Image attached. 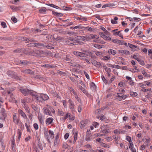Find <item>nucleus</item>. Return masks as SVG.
Masks as SVG:
<instances>
[{
  "label": "nucleus",
  "mask_w": 152,
  "mask_h": 152,
  "mask_svg": "<svg viewBox=\"0 0 152 152\" xmlns=\"http://www.w3.org/2000/svg\"><path fill=\"white\" fill-rule=\"evenodd\" d=\"M84 27L82 26V25H80V26H75L74 27V28H73L74 29H77V28H79L80 29H83V28H84Z\"/></svg>",
  "instance_id": "41"
},
{
  "label": "nucleus",
  "mask_w": 152,
  "mask_h": 152,
  "mask_svg": "<svg viewBox=\"0 0 152 152\" xmlns=\"http://www.w3.org/2000/svg\"><path fill=\"white\" fill-rule=\"evenodd\" d=\"M53 120V119L52 118H48L46 120V124L47 125H49L51 124L52 123Z\"/></svg>",
  "instance_id": "23"
},
{
  "label": "nucleus",
  "mask_w": 152,
  "mask_h": 152,
  "mask_svg": "<svg viewBox=\"0 0 152 152\" xmlns=\"http://www.w3.org/2000/svg\"><path fill=\"white\" fill-rule=\"evenodd\" d=\"M85 30H88V31H92V29L91 27H86L85 29H84Z\"/></svg>",
  "instance_id": "63"
},
{
  "label": "nucleus",
  "mask_w": 152,
  "mask_h": 152,
  "mask_svg": "<svg viewBox=\"0 0 152 152\" xmlns=\"http://www.w3.org/2000/svg\"><path fill=\"white\" fill-rule=\"evenodd\" d=\"M100 28L102 30L104 31V33L106 34H107L108 32L102 26Z\"/></svg>",
  "instance_id": "58"
},
{
  "label": "nucleus",
  "mask_w": 152,
  "mask_h": 152,
  "mask_svg": "<svg viewBox=\"0 0 152 152\" xmlns=\"http://www.w3.org/2000/svg\"><path fill=\"white\" fill-rule=\"evenodd\" d=\"M75 98L77 99V100L80 102H80H81V100L80 98L78 97L77 94H75Z\"/></svg>",
  "instance_id": "56"
},
{
  "label": "nucleus",
  "mask_w": 152,
  "mask_h": 152,
  "mask_svg": "<svg viewBox=\"0 0 152 152\" xmlns=\"http://www.w3.org/2000/svg\"><path fill=\"white\" fill-rule=\"evenodd\" d=\"M12 38L11 37H0V39L5 41L11 40Z\"/></svg>",
  "instance_id": "29"
},
{
  "label": "nucleus",
  "mask_w": 152,
  "mask_h": 152,
  "mask_svg": "<svg viewBox=\"0 0 152 152\" xmlns=\"http://www.w3.org/2000/svg\"><path fill=\"white\" fill-rule=\"evenodd\" d=\"M131 57H132L134 59L137 60L139 58L140 56L138 53H135L133 56H131Z\"/></svg>",
  "instance_id": "26"
},
{
  "label": "nucleus",
  "mask_w": 152,
  "mask_h": 152,
  "mask_svg": "<svg viewBox=\"0 0 152 152\" xmlns=\"http://www.w3.org/2000/svg\"><path fill=\"white\" fill-rule=\"evenodd\" d=\"M12 20L14 23H16L17 22V19L14 16H13L11 18Z\"/></svg>",
  "instance_id": "59"
},
{
  "label": "nucleus",
  "mask_w": 152,
  "mask_h": 152,
  "mask_svg": "<svg viewBox=\"0 0 152 152\" xmlns=\"http://www.w3.org/2000/svg\"><path fill=\"white\" fill-rule=\"evenodd\" d=\"M58 113L59 115L61 116H63L64 114V113L60 109H58Z\"/></svg>",
  "instance_id": "36"
},
{
  "label": "nucleus",
  "mask_w": 152,
  "mask_h": 152,
  "mask_svg": "<svg viewBox=\"0 0 152 152\" xmlns=\"http://www.w3.org/2000/svg\"><path fill=\"white\" fill-rule=\"evenodd\" d=\"M0 143V145L2 147V149L3 150H4V149L5 145H4V142H3L1 141Z\"/></svg>",
  "instance_id": "57"
},
{
  "label": "nucleus",
  "mask_w": 152,
  "mask_h": 152,
  "mask_svg": "<svg viewBox=\"0 0 152 152\" xmlns=\"http://www.w3.org/2000/svg\"><path fill=\"white\" fill-rule=\"evenodd\" d=\"M21 72L25 74H28L31 75H33L34 74V72L32 70L30 69H26L21 71Z\"/></svg>",
  "instance_id": "7"
},
{
  "label": "nucleus",
  "mask_w": 152,
  "mask_h": 152,
  "mask_svg": "<svg viewBox=\"0 0 152 152\" xmlns=\"http://www.w3.org/2000/svg\"><path fill=\"white\" fill-rule=\"evenodd\" d=\"M34 127L35 130H37L39 127L37 123L34 124Z\"/></svg>",
  "instance_id": "61"
},
{
  "label": "nucleus",
  "mask_w": 152,
  "mask_h": 152,
  "mask_svg": "<svg viewBox=\"0 0 152 152\" xmlns=\"http://www.w3.org/2000/svg\"><path fill=\"white\" fill-rule=\"evenodd\" d=\"M69 147V146L68 144L66 143H63V144L62 145V147L63 148L65 149H68Z\"/></svg>",
  "instance_id": "37"
},
{
  "label": "nucleus",
  "mask_w": 152,
  "mask_h": 152,
  "mask_svg": "<svg viewBox=\"0 0 152 152\" xmlns=\"http://www.w3.org/2000/svg\"><path fill=\"white\" fill-rule=\"evenodd\" d=\"M37 146L41 150L42 149V146L40 142H39V143H38Z\"/></svg>",
  "instance_id": "54"
},
{
  "label": "nucleus",
  "mask_w": 152,
  "mask_h": 152,
  "mask_svg": "<svg viewBox=\"0 0 152 152\" xmlns=\"http://www.w3.org/2000/svg\"><path fill=\"white\" fill-rule=\"evenodd\" d=\"M80 104L78 107V111L79 113L81 112L82 110V104L81 102H80Z\"/></svg>",
  "instance_id": "38"
},
{
  "label": "nucleus",
  "mask_w": 152,
  "mask_h": 152,
  "mask_svg": "<svg viewBox=\"0 0 152 152\" xmlns=\"http://www.w3.org/2000/svg\"><path fill=\"white\" fill-rule=\"evenodd\" d=\"M46 11V8L42 7L39 10V12L40 13H44Z\"/></svg>",
  "instance_id": "30"
},
{
  "label": "nucleus",
  "mask_w": 152,
  "mask_h": 152,
  "mask_svg": "<svg viewBox=\"0 0 152 152\" xmlns=\"http://www.w3.org/2000/svg\"><path fill=\"white\" fill-rule=\"evenodd\" d=\"M78 88L85 94H88V92L82 86H78Z\"/></svg>",
  "instance_id": "25"
},
{
  "label": "nucleus",
  "mask_w": 152,
  "mask_h": 152,
  "mask_svg": "<svg viewBox=\"0 0 152 152\" xmlns=\"http://www.w3.org/2000/svg\"><path fill=\"white\" fill-rule=\"evenodd\" d=\"M25 126L26 127V128L27 129V132H30L31 130L29 128V127H30V126L28 125V124L27 123H25Z\"/></svg>",
  "instance_id": "44"
},
{
  "label": "nucleus",
  "mask_w": 152,
  "mask_h": 152,
  "mask_svg": "<svg viewBox=\"0 0 152 152\" xmlns=\"http://www.w3.org/2000/svg\"><path fill=\"white\" fill-rule=\"evenodd\" d=\"M22 40L26 41V43L29 42H36V41L34 40L31 38H28L26 37H23L22 38Z\"/></svg>",
  "instance_id": "16"
},
{
  "label": "nucleus",
  "mask_w": 152,
  "mask_h": 152,
  "mask_svg": "<svg viewBox=\"0 0 152 152\" xmlns=\"http://www.w3.org/2000/svg\"><path fill=\"white\" fill-rule=\"evenodd\" d=\"M91 62L92 64L96 67H100L101 66L100 63L99 62L97 61L96 60H92L91 61Z\"/></svg>",
  "instance_id": "14"
},
{
  "label": "nucleus",
  "mask_w": 152,
  "mask_h": 152,
  "mask_svg": "<svg viewBox=\"0 0 152 152\" xmlns=\"http://www.w3.org/2000/svg\"><path fill=\"white\" fill-rule=\"evenodd\" d=\"M7 74L9 76L11 77L15 78L17 80H21V76H18L16 75L15 72L9 70L7 72Z\"/></svg>",
  "instance_id": "1"
},
{
  "label": "nucleus",
  "mask_w": 152,
  "mask_h": 152,
  "mask_svg": "<svg viewBox=\"0 0 152 152\" xmlns=\"http://www.w3.org/2000/svg\"><path fill=\"white\" fill-rule=\"evenodd\" d=\"M10 7L11 9L12 10L14 11H15L17 9V7L14 6H10Z\"/></svg>",
  "instance_id": "52"
},
{
  "label": "nucleus",
  "mask_w": 152,
  "mask_h": 152,
  "mask_svg": "<svg viewBox=\"0 0 152 152\" xmlns=\"http://www.w3.org/2000/svg\"><path fill=\"white\" fill-rule=\"evenodd\" d=\"M62 41L64 42L65 43L68 45H73L75 43L74 41V38L71 37L66 38L62 40Z\"/></svg>",
  "instance_id": "3"
},
{
  "label": "nucleus",
  "mask_w": 152,
  "mask_h": 152,
  "mask_svg": "<svg viewBox=\"0 0 152 152\" xmlns=\"http://www.w3.org/2000/svg\"><path fill=\"white\" fill-rule=\"evenodd\" d=\"M45 45V43H36L35 44V45L34 46L36 47H37L38 48H40V46H42L44 48Z\"/></svg>",
  "instance_id": "27"
},
{
  "label": "nucleus",
  "mask_w": 152,
  "mask_h": 152,
  "mask_svg": "<svg viewBox=\"0 0 152 152\" xmlns=\"http://www.w3.org/2000/svg\"><path fill=\"white\" fill-rule=\"evenodd\" d=\"M18 141H19L20 140V138L21 137V132L20 131L19 129L18 131Z\"/></svg>",
  "instance_id": "39"
},
{
  "label": "nucleus",
  "mask_w": 152,
  "mask_h": 152,
  "mask_svg": "<svg viewBox=\"0 0 152 152\" xmlns=\"http://www.w3.org/2000/svg\"><path fill=\"white\" fill-rule=\"evenodd\" d=\"M95 54L97 56H99L102 55V53L101 52H99L98 51H94Z\"/></svg>",
  "instance_id": "55"
},
{
  "label": "nucleus",
  "mask_w": 152,
  "mask_h": 152,
  "mask_svg": "<svg viewBox=\"0 0 152 152\" xmlns=\"http://www.w3.org/2000/svg\"><path fill=\"white\" fill-rule=\"evenodd\" d=\"M129 148L132 152H136L135 148L134 147L133 142L130 143V145H129Z\"/></svg>",
  "instance_id": "21"
},
{
  "label": "nucleus",
  "mask_w": 152,
  "mask_h": 152,
  "mask_svg": "<svg viewBox=\"0 0 152 152\" xmlns=\"http://www.w3.org/2000/svg\"><path fill=\"white\" fill-rule=\"evenodd\" d=\"M1 26H2V27L4 28H6L7 27V25H6V23L4 22H1Z\"/></svg>",
  "instance_id": "51"
},
{
  "label": "nucleus",
  "mask_w": 152,
  "mask_h": 152,
  "mask_svg": "<svg viewBox=\"0 0 152 152\" xmlns=\"http://www.w3.org/2000/svg\"><path fill=\"white\" fill-rule=\"evenodd\" d=\"M42 110L44 114L50 116L52 115L51 112L53 114L55 113V110L53 107L43 108Z\"/></svg>",
  "instance_id": "2"
},
{
  "label": "nucleus",
  "mask_w": 152,
  "mask_h": 152,
  "mask_svg": "<svg viewBox=\"0 0 152 152\" xmlns=\"http://www.w3.org/2000/svg\"><path fill=\"white\" fill-rule=\"evenodd\" d=\"M28 89H26L21 87L19 89V91L21 92L25 96H28Z\"/></svg>",
  "instance_id": "6"
},
{
  "label": "nucleus",
  "mask_w": 152,
  "mask_h": 152,
  "mask_svg": "<svg viewBox=\"0 0 152 152\" xmlns=\"http://www.w3.org/2000/svg\"><path fill=\"white\" fill-rule=\"evenodd\" d=\"M41 99L43 100H48L49 99V97L46 94H41Z\"/></svg>",
  "instance_id": "24"
},
{
  "label": "nucleus",
  "mask_w": 152,
  "mask_h": 152,
  "mask_svg": "<svg viewBox=\"0 0 152 152\" xmlns=\"http://www.w3.org/2000/svg\"><path fill=\"white\" fill-rule=\"evenodd\" d=\"M101 146L104 147L105 148H109V146L107 144H105V143H102L101 144Z\"/></svg>",
  "instance_id": "62"
},
{
  "label": "nucleus",
  "mask_w": 152,
  "mask_h": 152,
  "mask_svg": "<svg viewBox=\"0 0 152 152\" xmlns=\"http://www.w3.org/2000/svg\"><path fill=\"white\" fill-rule=\"evenodd\" d=\"M28 94H30L31 95L34 96V95H35L36 94H35L33 92V91L32 90H29L28 91Z\"/></svg>",
  "instance_id": "45"
},
{
  "label": "nucleus",
  "mask_w": 152,
  "mask_h": 152,
  "mask_svg": "<svg viewBox=\"0 0 152 152\" xmlns=\"http://www.w3.org/2000/svg\"><path fill=\"white\" fill-rule=\"evenodd\" d=\"M83 52H84L85 56H86H86H89V54H90V52H91V51L88 50L84 51Z\"/></svg>",
  "instance_id": "43"
},
{
  "label": "nucleus",
  "mask_w": 152,
  "mask_h": 152,
  "mask_svg": "<svg viewBox=\"0 0 152 152\" xmlns=\"http://www.w3.org/2000/svg\"><path fill=\"white\" fill-rule=\"evenodd\" d=\"M38 52L39 51L38 50H34L32 51H31L30 52H27V53H25L27 55H31L32 56H38Z\"/></svg>",
  "instance_id": "5"
},
{
  "label": "nucleus",
  "mask_w": 152,
  "mask_h": 152,
  "mask_svg": "<svg viewBox=\"0 0 152 152\" xmlns=\"http://www.w3.org/2000/svg\"><path fill=\"white\" fill-rule=\"evenodd\" d=\"M99 34L101 37L103 38L104 39H105L106 37L107 36L104 34L103 33L99 32Z\"/></svg>",
  "instance_id": "46"
},
{
  "label": "nucleus",
  "mask_w": 152,
  "mask_h": 152,
  "mask_svg": "<svg viewBox=\"0 0 152 152\" xmlns=\"http://www.w3.org/2000/svg\"><path fill=\"white\" fill-rule=\"evenodd\" d=\"M0 113L1 115V117L3 118L4 120H5L7 116L5 109L3 108H2L1 110Z\"/></svg>",
  "instance_id": "12"
},
{
  "label": "nucleus",
  "mask_w": 152,
  "mask_h": 152,
  "mask_svg": "<svg viewBox=\"0 0 152 152\" xmlns=\"http://www.w3.org/2000/svg\"><path fill=\"white\" fill-rule=\"evenodd\" d=\"M77 39L80 40H83L85 41V38L84 36H77Z\"/></svg>",
  "instance_id": "35"
},
{
  "label": "nucleus",
  "mask_w": 152,
  "mask_h": 152,
  "mask_svg": "<svg viewBox=\"0 0 152 152\" xmlns=\"http://www.w3.org/2000/svg\"><path fill=\"white\" fill-rule=\"evenodd\" d=\"M139 63L142 65H144L145 64L144 61L143 60H141L139 58L137 60Z\"/></svg>",
  "instance_id": "40"
},
{
  "label": "nucleus",
  "mask_w": 152,
  "mask_h": 152,
  "mask_svg": "<svg viewBox=\"0 0 152 152\" xmlns=\"http://www.w3.org/2000/svg\"><path fill=\"white\" fill-rule=\"evenodd\" d=\"M108 53L114 55L116 54V52L115 50L110 49L108 50Z\"/></svg>",
  "instance_id": "31"
},
{
  "label": "nucleus",
  "mask_w": 152,
  "mask_h": 152,
  "mask_svg": "<svg viewBox=\"0 0 152 152\" xmlns=\"http://www.w3.org/2000/svg\"><path fill=\"white\" fill-rule=\"evenodd\" d=\"M45 136V137L46 138L47 140V141L49 143H50V142L49 138V137L48 136V133L46 131L44 133Z\"/></svg>",
  "instance_id": "28"
},
{
  "label": "nucleus",
  "mask_w": 152,
  "mask_h": 152,
  "mask_svg": "<svg viewBox=\"0 0 152 152\" xmlns=\"http://www.w3.org/2000/svg\"><path fill=\"white\" fill-rule=\"evenodd\" d=\"M115 96L117 97L119 101L125 99L127 97L126 95H124V94L120 92L117 93Z\"/></svg>",
  "instance_id": "4"
},
{
  "label": "nucleus",
  "mask_w": 152,
  "mask_h": 152,
  "mask_svg": "<svg viewBox=\"0 0 152 152\" xmlns=\"http://www.w3.org/2000/svg\"><path fill=\"white\" fill-rule=\"evenodd\" d=\"M48 132L49 133L51 139H53L54 137V134L53 132L50 130H49L48 131Z\"/></svg>",
  "instance_id": "33"
},
{
  "label": "nucleus",
  "mask_w": 152,
  "mask_h": 152,
  "mask_svg": "<svg viewBox=\"0 0 152 152\" xmlns=\"http://www.w3.org/2000/svg\"><path fill=\"white\" fill-rule=\"evenodd\" d=\"M85 38V41H88L91 39H94L96 38L95 36L92 34L89 35H86L85 36H84Z\"/></svg>",
  "instance_id": "10"
},
{
  "label": "nucleus",
  "mask_w": 152,
  "mask_h": 152,
  "mask_svg": "<svg viewBox=\"0 0 152 152\" xmlns=\"http://www.w3.org/2000/svg\"><path fill=\"white\" fill-rule=\"evenodd\" d=\"M77 133L76 132L74 135V140L73 141V143H74L75 142L77 139Z\"/></svg>",
  "instance_id": "42"
},
{
  "label": "nucleus",
  "mask_w": 152,
  "mask_h": 152,
  "mask_svg": "<svg viewBox=\"0 0 152 152\" xmlns=\"http://www.w3.org/2000/svg\"><path fill=\"white\" fill-rule=\"evenodd\" d=\"M25 109V110L28 113L30 112V109L27 106L25 107H23Z\"/></svg>",
  "instance_id": "60"
},
{
  "label": "nucleus",
  "mask_w": 152,
  "mask_h": 152,
  "mask_svg": "<svg viewBox=\"0 0 152 152\" xmlns=\"http://www.w3.org/2000/svg\"><path fill=\"white\" fill-rule=\"evenodd\" d=\"M92 139L91 137V136H86L85 140L87 141H89L91 140Z\"/></svg>",
  "instance_id": "48"
},
{
  "label": "nucleus",
  "mask_w": 152,
  "mask_h": 152,
  "mask_svg": "<svg viewBox=\"0 0 152 152\" xmlns=\"http://www.w3.org/2000/svg\"><path fill=\"white\" fill-rule=\"evenodd\" d=\"M13 122L15 124L18 123L19 122V119L18 118L16 113H15L13 116Z\"/></svg>",
  "instance_id": "20"
},
{
  "label": "nucleus",
  "mask_w": 152,
  "mask_h": 152,
  "mask_svg": "<svg viewBox=\"0 0 152 152\" xmlns=\"http://www.w3.org/2000/svg\"><path fill=\"white\" fill-rule=\"evenodd\" d=\"M18 113L21 115L24 119H26L27 118V117L26 114L22 110L20 109L18 110Z\"/></svg>",
  "instance_id": "13"
},
{
  "label": "nucleus",
  "mask_w": 152,
  "mask_h": 152,
  "mask_svg": "<svg viewBox=\"0 0 152 152\" xmlns=\"http://www.w3.org/2000/svg\"><path fill=\"white\" fill-rule=\"evenodd\" d=\"M118 51V52L122 54H125L126 55H129L130 54V52L128 50H119Z\"/></svg>",
  "instance_id": "15"
},
{
  "label": "nucleus",
  "mask_w": 152,
  "mask_h": 152,
  "mask_svg": "<svg viewBox=\"0 0 152 152\" xmlns=\"http://www.w3.org/2000/svg\"><path fill=\"white\" fill-rule=\"evenodd\" d=\"M69 103V107L71 110L72 111L73 113L75 111V109L74 108V104L73 102L71 99H69L68 101Z\"/></svg>",
  "instance_id": "8"
},
{
  "label": "nucleus",
  "mask_w": 152,
  "mask_h": 152,
  "mask_svg": "<svg viewBox=\"0 0 152 152\" xmlns=\"http://www.w3.org/2000/svg\"><path fill=\"white\" fill-rule=\"evenodd\" d=\"M128 45L132 49V51H134L135 50H137L135 48H137V49H139L137 46L133 45L131 44L128 43Z\"/></svg>",
  "instance_id": "19"
},
{
  "label": "nucleus",
  "mask_w": 152,
  "mask_h": 152,
  "mask_svg": "<svg viewBox=\"0 0 152 152\" xmlns=\"http://www.w3.org/2000/svg\"><path fill=\"white\" fill-rule=\"evenodd\" d=\"M18 63L24 65H29L31 64V62L26 60H23V61L21 60L19 61Z\"/></svg>",
  "instance_id": "17"
},
{
  "label": "nucleus",
  "mask_w": 152,
  "mask_h": 152,
  "mask_svg": "<svg viewBox=\"0 0 152 152\" xmlns=\"http://www.w3.org/2000/svg\"><path fill=\"white\" fill-rule=\"evenodd\" d=\"M42 66L44 67H50V68H53V66L52 65H50L49 64H46L43 65Z\"/></svg>",
  "instance_id": "47"
},
{
  "label": "nucleus",
  "mask_w": 152,
  "mask_h": 152,
  "mask_svg": "<svg viewBox=\"0 0 152 152\" xmlns=\"http://www.w3.org/2000/svg\"><path fill=\"white\" fill-rule=\"evenodd\" d=\"M44 48H46L47 49H53L54 47H53V45L51 44L50 43H49L47 45L46 43H45V45Z\"/></svg>",
  "instance_id": "22"
},
{
  "label": "nucleus",
  "mask_w": 152,
  "mask_h": 152,
  "mask_svg": "<svg viewBox=\"0 0 152 152\" xmlns=\"http://www.w3.org/2000/svg\"><path fill=\"white\" fill-rule=\"evenodd\" d=\"M126 140L129 142L130 143L131 142H132L131 140V137L129 136H127L126 137Z\"/></svg>",
  "instance_id": "53"
},
{
  "label": "nucleus",
  "mask_w": 152,
  "mask_h": 152,
  "mask_svg": "<svg viewBox=\"0 0 152 152\" xmlns=\"http://www.w3.org/2000/svg\"><path fill=\"white\" fill-rule=\"evenodd\" d=\"M59 144V141L57 140H55L54 142V145L55 146H57Z\"/></svg>",
  "instance_id": "50"
},
{
  "label": "nucleus",
  "mask_w": 152,
  "mask_h": 152,
  "mask_svg": "<svg viewBox=\"0 0 152 152\" xmlns=\"http://www.w3.org/2000/svg\"><path fill=\"white\" fill-rule=\"evenodd\" d=\"M69 89V91H71V93H73L74 95H75L77 94L76 93V92L75 90H74V89L71 87H69L68 88Z\"/></svg>",
  "instance_id": "34"
},
{
  "label": "nucleus",
  "mask_w": 152,
  "mask_h": 152,
  "mask_svg": "<svg viewBox=\"0 0 152 152\" xmlns=\"http://www.w3.org/2000/svg\"><path fill=\"white\" fill-rule=\"evenodd\" d=\"M38 118L40 123H41V124H42V122H43V120H42V116L39 115L38 117Z\"/></svg>",
  "instance_id": "49"
},
{
  "label": "nucleus",
  "mask_w": 152,
  "mask_h": 152,
  "mask_svg": "<svg viewBox=\"0 0 152 152\" xmlns=\"http://www.w3.org/2000/svg\"><path fill=\"white\" fill-rule=\"evenodd\" d=\"M88 123V121L87 120L81 121L80 124V128L82 129Z\"/></svg>",
  "instance_id": "11"
},
{
  "label": "nucleus",
  "mask_w": 152,
  "mask_h": 152,
  "mask_svg": "<svg viewBox=\"0 0 152 152\" xmlns=\"http://www.w3.org/2000/svg\"><path fill=\"white\" fill-rule=\"evenodd\" d=\"M111 41L115 44L122 45L124 44L123 41L118 39H112Z\"/></svg>",
  "instance_id": "9"
},
{
  "label": "nucleus",
  "mask_w": 152,
  "mask_h": 152,
  "mask_svg": "<svg viewBox=\"0 0 152 152\" xmlns=\"http://www.w3.org/2000/svg\"><path fill=\"white\" fill-rule=\"evenodd\" d=\"M34 98L39 101H41L42 100L41 94H40L39 95H34Z\"/></svg>",
  "instance_id": "32"
},
{
  "label": "nucleus",
  "mask_w": 152,
  "mask_h": 152,
  "mask_svg": "<svg viewBox=\"0 0 152 152\" xmlns=\"http://www.w3.org/2000/svg\"><path fill=\"white\" fill-rule=\"evenodd\" d=\"M27 98H26L21 100V102L23 104L22 105L23 107H25L27 106L26 103H27Z\"/></svg>",
  "instance_id": "18"
},
{
  "label": "nucleus",
  "mask_w": 152,
  "mask_h": 152,
  "mask_svg": "<svg viewBox=\"0 0 152 152\" xmlns=\"http://www.w3.org/2000/svg\"><path fill=\"white\" fill-rule=\"evenodd\" d=\"M21 50L20 49H17L16 50L13 51V52H14L18 53H20L21 52Z\"/></svg>",
  "instance_id": "64"
}]
</instances>
